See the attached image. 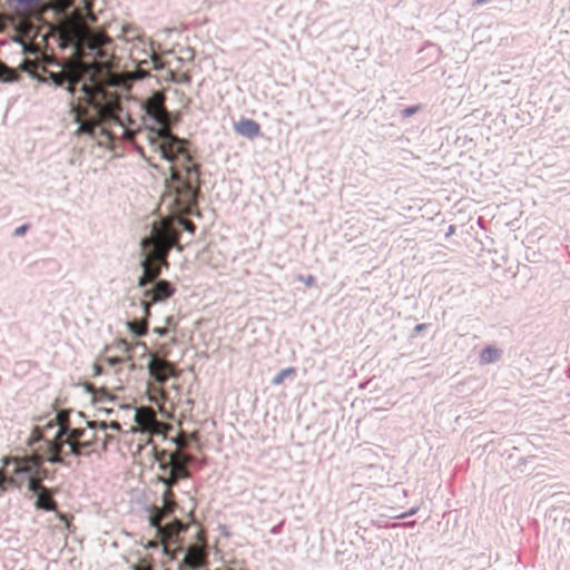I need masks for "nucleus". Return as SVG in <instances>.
Segmentation results:
<instances>
[{
	"label": "nucleus",
	"instance_id": "63",
	"mask_svg": "<svg viewBox=\"0 0 570 570\" xmlns=\"http://www.w3.org/2000/svg\"><path fill=\"white\" fill-rule=\"evenodd\" d=\"M170 441L171 443L179 445V440L177 438H171Z\"/></svg>",
	"mask_w": 570,
	"mask_h": 570
},
{
	"label": "nucleus",
	"instance_id": "18",
	"mask_svg": "<svg viewBox=\"0 0 570 570\" xmlns=\"http://www.w3.org/2000/svg\"><path fill=\"white\" fill-rule=\"evenodd\" d=\"M145 511L147 512H153L155 513V515L159 517V520H164L166 518H168L173 511L169 510V509H166L165 507H159V505H155V504H151V505H145Z\"/></svg>",
	"mask_w": 570,
	"mask_h": 570
},
{
	"label": "nucleus",
	"instance_id": "11",
	"mask_svg": "<svg viewBox=\"0 0 570 570\" xmlns=\"http://www.w3.org/2000/svg\"><path fill=\"white\" fill-rule=\"evenodd\" d=\"M67 75L61 71L45 69V80H40V83L52 85L55 88L65 87Z\"/></svg>",
	"mask_w": 570,
	"mask_h": 570
},
{
	"label": "nucleus",
	"instance_id": "15",
	"mask_svg": "<svg viewBox=\"0 0 570 570\" xmlns=\"http://www.w3.org/2000/svg\"><path fill=\"white\" fill-rule=\"evenodd\" d=\"M128 331L136 337H142L148 332V321L134 318L126 323Z\"/></svg>",
	"mask_w": 570,
	"mask_h": 570
},
{
	"label": "nucleus",
	"instance_id": "7",
	"mask_svg": "<svg viewBox=\"0 0 570 570\" xmlns=\"http://www.w3.org/2000/svg\"><path fill=\"white\" fill-rule=\"evenodd\" d=\"M52 38L57 42L60 50L66 51L71 48H77L75 40L78 38V28L76 24L70 23L68 27H57L51 30Z\"/></svg>",
	"mask_w": 570,
	"mask_h": 570
},
{
	"label": "nucleus",
	"instance_id": "58",
	"mask_svg": "<svg viewBox=\"0 0 570 570\" xmlns=\"http://www.w3.org/2000/svg\"><path fill=\"white\" fill-rule=\"evenodd\" d=\"M154 363H155V360H154V358H151V360L148 362V364H147V368H148V371H149L150 373H153V366H154Z\"/></svg>",
	"mask_w": 570,
	"mask_h": 570
},
{
	"label": "nucleus",
	"instance_id": "64",
	"mask_svg": "<svg viewBox=\"0 0 570 570\" xmlns=\"http://www.w3.org/2000/svg\"><path fill=\"white\" fill-rule=\"evenodd\" d=\"M159 247H160L159 242H157V243H155V244H154V250H155V252H157V250L159 249Z\"/></svg>",
	"mask_w": 570,
	"mask_h": 570
},
{
	"label": "nucleus",
	"instance_id": "34",
	"mask_svg": "<svg viewBox=\"0 0 570 570\" xmlns=\"http://www.w3.org/2000/svg\"><path fill=\"white\" fill-rule=\"evenodd\" d=\"M177 224H178L183 229H185L187 233H189V234H195L196 228H197V227H196V225H195L194 223H191V222H186V220H184L183 218H179V219L177 220Z\"/></svg>",
	"mask_w": 570,
	"mask_h": 570
},
{
	"label": "nucleus",
	"instance_id": "57",
	"mask_svg": "<svg viewBox=\"0 0 570 570\" xmlns=\"http://www.w3.org/2000/svg\"><path fill=\"white\" fill-rule=\"evenodd\" d=\"M79 90H80L82 94H85V95H89V94H90V92H89V89H88V87H87L86 85H82V86L80 87V89H79Z\"/></svg>",
	"mask_w": 570,
	"mask_h": 570
},
{
	"label": "nucleus",
	"instance_id": "39",
	"mask_svg": "<svg viewBox=\"0 0 570 570\" xmlns=\"http://www.w3.org/2000/svg\"><path fill=\"white\" fill-rule=\"evenodd\" d=\"M284 524H285V520H282L281 522L276 523L275 525H273L271 528L269 533L273 535H277V534L282 533Z\"/></svg>",
	"mask_w": 570,
	"mask_h": 570
},
{
	"label": "nucleus",
	"instance_id": "52",
	"mask_svg": "<svg viewBox=\"0 0 570 570\" xmlns=\"http://www.w3.org/2000/svg\"><path fill=\"white\" fill-rule=\"evenodd\" d=\"M94 444H95L94 441H81L79 443V446H81L82 450H86V449L94 446Z\"/></svg>",
	"mask_w": 570,
	"mask_h": 570
},
{
	"label": "nucleus",
	"instance_id": "3",
	"mask_svg": "<svg viewBox=\"0 0 570 570\" xmlns=\"http://www.w3.org/2000/svg\"><path fill=\"white\" fill-rule=\"evenodd\" d=\"M157 462L159 470L163 472L175 474L178 478L187 479L189 476L185 459L180 458L176 452L161 450L158 454Z\"/></svg>",
	"mask_w": 570,
	"mask_h": 570
},
{
	"label": "nucleus",
	"instance_id": "61",
	"mask_svg": "<svg viewBox=\"0 0 570 570\" xmlns=\"http://www.w3.org/2000/svg\"><path fill=\"white\" fill-rule=\"evenodd\" d=\"M108 362H109L110 365H116L117 364V360L115 357L108 358Z\"/></svg>",
	"mask_w": 570,
	"mask_h": 570
},
{
	"label": "nucleus",
	"instance_id": "47",
	"mask_svg": "<svg viewBox=\"0 0 570 570\" xmlns=\"http://www.w3.org/2000/svg\"><path fill=\"white\" fill-rule=\"evenodd\" d=\"M105 373V370L101 365L95 363L94 364V375L95 376H99V375H102Z\"/></svg>",
	"mask_w": 570,
	"mask_h": 570
},
{
	"label": "nucleus",
	"instance_id": "22",
	"mask_svg": "<svg viewBox=\"0 0 570 570\" xmlns=\"http://www.w3.org/2000/svg\"><path fill=\"white\" fill-rule=\"evenodd\" d=\"M145 118L147 120H149L153 125H160L161 128L166 127L161 116L156 110H153L150 108H146L145 109Z\"/></svg>",
	"mask_w": 570,
	"mask_h": 570
},
{
	"label": "nucleus",
	"instance_id": "25",
	"mask_svg": "<svg viewBox=\"0 0 570 570\" xmlns=\"http://www.w3.org/2000/svg\"><path fill=\"white\" fill-rule=\"evenodd\" d=\"M157 303H153L151 299L149 298H145L140 301V306L142 308V312H144V320L142 321H149L150 316H151V307L154 305H156Z\"/></svg>",
	"mask_w": 570,
	"mask_h": 570
},
{
	"label": "nucleus",
	"instance_id": "24",
	"mask_svg": "<svg viewBox=\"0 0 570 570\" xmlns=\"http://www.w3.org/2000/svg\"><path fill=\"white\" fill-rule=\"evenodd\" d=\"M63 444L69 446L68 455H72L76 458L83 455L82 449L81 446H79L77 442H73L72 440H65Z\"/></svg>",
	"mask_w": 570,
	"mask_h": 570
},
{
	"label": "nucleus",
	"instance_id": "35",
	"mask_svg": "<svg viewBox=\"0 0 570 570\" xmlns=\"http://www.w3.org/2000/svg\"><path fill=\"white\" fill-rule=\"evenodd\" d=\"M70 412H71V410H59L56 415V420L60 423H63L65 425H69L70 424V422H69Z\"/></svg>",
	"mask_w": 570,
	"mask_h": 570
},
{
	"label": "nucleus",
	"instance_id": "32",
	"mask_svg": "<svg viewBox=\"0 0 570 570\" xmlns=\"http://www.w3.org/2000/svg\"><path fill=\"white\" fill-rule=\"evenodd\" d=\"M77 132L79 135H86V136H90V137L95 136L92 127L90 125H88V124H85V122H80L78 125Z\"/></svg>",
	"mask_w": 570,
	"mask_h": 570
},
{
	"label": "nucleus",
	"instance_id": "5",
	"mask_svg": "<svg viewBox=\"0 0 570 570\" xmlns=\"http://www.w3.org/2000/svg\"><path fill=\"white\" fill-rule=\"evenodd\" d=\"M157 138L164 140L167 147L173 151L174 156H180L184 161H190L193 153L189 150V142L185 138L178 137L176 134L168 131L167 127L156 130Z\"/></svg>",
	"mask_w": 570,
	"mask_h": 570
},
{
	"label": "nucleus",
	"instance_id": "27",
	"mask_svg": "<svg viewBox=\"0 0 570 570\" xmlns=\"http://www.w3.org/2000/svg\"><path fill=\"white\" fill-rule=\"evenodd\" d=\"M421 108H422L421 105L406 106L401 110V116L403 119L410 118V117L414 116L417 111H420Z\"/></svg>",
	"mask_w": 570,
	"mask_h": 570
},
{
	"label": "nucleus",
	"instance_id": "54",
	"mask_svg": "<svg viewBox=\"0 0 570 570\" xmlns=\"http://www.w3.org/2000/svg\"><path fill=\"white\" fill-rule=\"evenodd\" d=\"M455 232V226L454 225H450L448 227V232L445 234L446 237H449L450 235H452L453 233Z\"/></svg>",
	"mask_w": 570,
	"mask_h": 570
},
{
	"label": "nucleus",
	"instance_id": "41",
	"mask_svg": "<svg viewBox=\"0 0 570 570\" xmlns=\"http://www.w3.org/2000/svg\"><path fill=\"white\" fill-rule=\"evenodd\" d=\"M144 52H145L146 55H148V56H149V58H150V60L155 63V69L160 70V69H161V67L159 66V65H160V61H159V59L157 58L156 53H155L154 51H151L150 53H148L146 50H144Z\"/></svg>",
	"mask_w": 570,
	"mask_h": 570
},
{
	"label": "nucleus",
	"instance_id": "9",
	"mask_svg": "<svg viewBox=\"0 0 570 570\" xmlns=\"http://www.w3.org/2000/svg\"><path fill=\"white\" fill-rule=\"evenodd\" d=\"M147 520H148L149 525L151 528H154L156 530L157 534H159V535L169 533L171 531H176V532H185L186 531L185 524L178 519H174L173 522L166 523L163 525L161 521L159 520V517L155 515V513H153V512L151 513L148 512Z\"/></svg>",
	"mask_w": 570,
	"mask_h": 570
},
{
	"label": "nucleus",
	"instance_id": "26",
	"mask_svg": "<svg viewBox=\"0 0 570 570\" xmlns=\"http://www.w3.org/2000/svg\"><path fill=\"white\" fill-rule=\"evenodd\" d=\"M39 482L38 478H30L27 480L24 484H27L28 492L36 495L40 493L41 487L39 485Z\"/></svg>",
	"mask_w": 570,
	"mask_h": 570
},
{
	"label": "nucleus",
	"instance_id": "49",
	"mask_svg": "<svg viewBox=\"0 0 570 570\" xmlns=\"http://www.w3.org/2000/svg\"><path fill=\"white\" fill-rule=\"evenodd\" d=\"M83 389H85V391H86L88 394L95 395V393H94V392H95V385H94V384L86 382V383L83 384Z\"/></svg>",
	"mask_w": 570,
	"mask_h": 570
},
{
	"label": "nucleus",
	"instance_id": "29",
	"mask_svg": "<svg viewBox=\"0 0 570 570\" xmlns=\"http://www.w3.org/2000/svg\"><path fill=\"white\" fill-rule=\"evenodd\" d=\"M431 327V324L430 323H420V324H416L412 332L410 333L409 335V338L410 340H413L414 337H416L419 334H421L422 332L426 331L428 328Z\"/></svg>",
	"mask_w": 570,
	"mask_h": 570
},
{
	"label": "nucleus",
	"instance_id": "37",
	"mask_svg": "<svg viewBox=\"0 0 570 570\" xmlns=\"http://www.w3.org/2000/svg\"><path fill=\"white\" fill-rule=\"evenodd\" d=\"M21 51H22V53L28 55V56H37L39 52L38 48L30 43L23 45V47L21 48Z\"/></svg>",
	"mask_w": 570,
	"mask_h": 570
},
{
	"label": "nucleus",
	"instance_id": "23",
	"mask_svg": "<svg viewBox=\"0 0 570 570\" xmlns=\"http://www.w3.org/2000/svg\"><path fill=\"white\" fill-rule=\"evenodd\" d=\"M66 83L65 87H61L65 89L70 97H75L77 92L76 82H77V76L75 73H68L66 77Z\"/></svg>",
	"mask_w": 570,
	"mask_h": 570
},
{
	"label": "nucleus",
	"instance_id": "20",
	"mask_svg": "<svg viewBox=\"0 0 570 570\" xmlns=\"http://www.w3.org/2000/svg\"><path fill=\"white\" fill-rule=\"evenodd\" d=\"M23 463L28 466L30 478H38L45 469L40 463L29 458H23Z\"/></svg>",
	"mask_w": 570,
	"mask_h": 570
},
{
	"label": "nucleus",
	"instance_id": "53",
	"mask_svg": "<svg viewBox=\"0 0 570 570\" xmlns=\"http://www.w3.org/2000/svg\"><path fill=\"white\" fill-rule=\"evenodd\" d=\"M429 47L434 50V52L438 57L442 53V49L440 46L434 45V43H429Z\"/></svg>",
	"mask_w": 570,
	"mask_h": 570
},
{
	"label": "nucleus",
	"instance_id": "10",
	"mask_svg": "<svg viewBox=\"0 0 570 570\" xmlns=\"http://www.w3.org/2000/svg\"><path fill=\"white\" fill-rule=\"evenodd\" d=\"M87 430L83 428H71L69 425H60L56 432L55 439L67 436L66 440L77 442L86 436Z\"/></svg>",
	"mask_w": 570,
	"mask_h": 570
},
{
	"label": "nucleus",
	"instance_id": "31",
	"mask_svg": "<svg viewBox=\"0 0 570 570\" xmlns=\"http://www.w3.org/2000/svg\"><path fill=\"white\" fill-rule=\"evenodd\" d=\"M23 458L18 455H4L1 458L2 465L8 468L9 465H16L17 462L21 461Z\"/></svg>",
	"mask_w": 570,
	"mask_h": 570
},
{
	"label": "nucleus",
	"instance_id": "60",
	"mask_svg": "<svg viewBox=\"0 0 570 570\" xmlns=\"http://www.w3.org/2000/svg\"><path fill=\"white\" fill-rule=\"evenodd\" d=\"M137 345L141 346V348H144L145 351H148V346L145 342H138Z\"/></svg>",
	"mask_w": 570,
	"mask_h": 570
},
{
	"label": "nucleus",
	"instance_id": "55",
	"mask_svg": "<svg viewBox=\"0 0 570 570\" xmlns=\"http://www.w3.org/2000/svg\"><path fill=\"white\" fill-rule=\"evenodd\" d=\"M146 548L147 549H156L157 548V543L155 541H148L147 544H146Z\"/></svg>",
	"mask_w": 570,
	"mask_h": 570
},
{
	"label": "nucleus",
	"instance_id": "8",
	"mask_svg": "<svg viewBox=\"0 0 570 570\" xmlns=\"http://www.w3.org/2000/svg\"><path fill=\"white\" fill-rule=\"evenodd\" d=\"M234 130L237 135L253 140L261 136V125L250 118L242 117L234 124Z\"/></svg>",
	"mask_w": 570,
	"mask_h": 570
},
{
	"label": "nucleus",
	"instance_id": "28",
	"mask_svg": "<svg viewBox=\"0 0 570 570\" xmlns=\"http://www.w3.org/2000/svg\"><path fill=\"white\" fill-rule=\"evenodd\" d=\"M296 281L304 283L307 287H313L316 285V277L312 274H308V275L298 274L296 276Z\"/></svg>",
	"mask_w": 570,
	"mask_h": 570
},
{
	"label": "nucleus",
	"instance_id": "4",
	"mask_svg": "<svg viewBox=\"0 0 570 570\" xmlns=\"http://www.w3.org/2000/svg\"><path fill=\"white\" fill-rule=\"evenodd\" d=\"M151 281V286L142 291V296L153 303H164L176 293V287L169 281L157 277V272L153 274Z\"/></svg>",
	"mask_w": 570,
	"mask_h": 570
},
{
	"label": "nucleus",
	"instance_id": "14",
	"mask_svg": "<svg viewBox=\"0 0 570 570\" xmlns=\"http://www.w3.org/2000/svg\"><path fill=\"white\" fill-rule=\"evenodd\" d=\"M502 355V351L495 346L488 345L480 352V361L483 364H491L497 362Z\"/></svg>",
	"mask_w": 570,
	"mask_h": 570
},
{
	"label": "nucleus",
	"instance_id": "42",
	"mask_svg": "<svg viewBox=\"0 0 570 570\" xmlns=\"http://www.w3.org/2000/svg\"><path fill=\"white\" fill-rule=\"evenodd\" d=\"M29 76L40 83V80H45V69H42L40 72H29Z\"/></svg>",
	"mask_w": 570,
	"mask_h": 570
},
{
	"label": "nucleus",
	"instance_id": "38",
	"mask_svg": "<svg viewBox=\"0 0 570 570\" xmlns=\"http://www.w3.org/2000/svg\"><path fill=\"white\" fill-rule=\"evenodd\" d=\"M47 461L51 464H59V465H63V466H69V463H67L60 455L58 454H53V455H50Z\"/></svg>",
	"mask_w": 570,
	"mask_h": 570
},
{
	"label": "nucleus",
	"instance_id": "17",
	"mask_svg": "<svg viewBox=\"0 0 570 570\" xmlns=\"http://www.w3.org/2000/svg\"><path fill=\"white\" fill-rule=\"evenodd\" d=\"M296 374V368L295 367H285L283 370H281L272 380V384L273 385H281L285 379L289 377V376H294Z\"/></svg>",
	"mask_w": 570,
	"mask_h": 570
},
{
	"label": "nucleus",
	"instance_id": "12",
	"mask_svg": "<svg viewBox=\"0 0 570 570\" xmlns=\"http://www.w3.org/2000/svg\"><path fill=\"white\" fill-rule=\"evenodd\" d=\"M139 266L142 269V274L138 277L137 286L142 289L149 288L153 284V281H151L153 274H150L149 259L147 257H145L144 259L140 261Z\"/></svg>",
	"mask_w": 570,
	"mask_h": 570
},
{
	"label": "nucleus",
	"instance_id": "59",
	"mask_svg": "<svg viewBox=\"0 0 570 570\" xmlns=\"http://www.w3.org/2000/svg\"><path fill=\"white\" fill-rule=\"evenodd\" d=\"M16 43H18L21 48L23 47V45H26L27 42L23 41L21 38H17L13 40Z\"/></svg>",
	"mask_w": 570,
	"mask_h": 570
},
{
	"label": "nucleus",
	"instance_id": "1",
	"mask_svg": "<svg viewBox=\"0 0 570 570\" xmlns=\"http://www.w3.org/2000/svg\"><path fill=\"white\" fill-rule=\"evenodd\" d=\"M199 167L200 165L194 161V155L191 156L190 161H185L181 165V170L185 171L186 177L178 174L174 166L170 167V178L177 183L186 196L193 200L199 193L198 188L195 186V179H198L199 177Z\"/></svg>",
	"mask_w": 570,
	"mask_h": 570
},
{
	"label": "nucleus",
	"instance_id": "48",
	"mask_svg": "<svg viewBox=\"0 0 570 570\" xmlns=\"http://www.w3.org/2000/svg\"><path fill=\"white\" fill-rule=\"evenodd\" d=\"M108 429L110 430H114V431H120L121 430V425L119 422L117 421H111L107 424Z\"/></svg>",
	"mask_w": 570,
	"mask_h": 570
},
{
	"label": "nucleus",
	"instance_id": "13",
	"mask_svg": "<svg viewBox=\"0 0 570 570\" xmlns=\"http://www.w3.org/2000/svg\"><path fill=\"white\" fill-rule=\"evenodd\" d=\"M150 145L160 153L161 159L174 164L176 160V157L174 156L173 151L167 147V145L164 142V140H160L157 138V135L155 134V137L150 138Z\"/></svg>",
	"mask_w": 570,
	"mask_h": 570
},
{
	"label": "nucleus",
	"instance_id": "33",
	"mask_svg": "<svg viewBox=\"0 0 570 570\" xmlns=\"http://www.w3.org/2000/svg\"><path fill=\"white\" fill-rule=\"evenodd\" d=\"M30 228H31V225L29 223L22 224L14 228V230L12 232V236L13 237H22L29 232Z\"/></svg>",
	"mask_w": 570,
	"mask_h": 570
},
{
	"label": "nucleus",
	"instance_id": "43",
	"mask_svg": "<svg viewBox=\"0 0 570 570\" xmlns=\"http://www.w3.org/2000/svg\"><path fill=\"white\" fill-rule=\"evenodd\" d=\"M218 531L220 533V535L225 537V538H229L232 535L227 525L225 524H218Z\"/></svg>",
	"mask_w": 570,
	"mask_h": 570
},
{
	"label": "nucleus",
	"instance_id": "44",
	"mask_svg": "<svg viewBox=\"0 0 570 570\" xmlns=\"http://www.w3.org/2000/svg\"><path fill=\"white\" fill-rule=\"evenodd\" d=\"M42 58H43V60H45L48 65L56 66V67H60V66H61V65H60V62H59L56 58H53V57H51V56H45V55H43V57H42Z\"/></svg>",
	"mask_w": 570,
	"mask_h": 570
},
{
	"label": "nucleus",
	"instance_id": "6",
	"mask_svg": "<svg viewBox=\"0 0 570 570\" xmlns=\"http://www.w3.org/2000/svg\"><path fill=\"white\" fill-rule=\"evenodd\" d=\"M57 491L58 490L56 488L41 485L40 493L37 494L33 507L38 511L56 512L59 520L65 521V514L57 510L58 503L53 499V495L57 493Z\"/></svg>",
	"mask_w": 570,
	"mask_h": 570
},
{
	"label": "nucleus",
	"instance_id": "51",
	"mask_svg": "<svg viewBox=\"0 0 570 570\" xmlns=\"http://www.w3.org/2000/svg\"><path fill=\"white\" fill-rule=\"evenodd\" d=\"M120 344L122 345L124 351H125L126 353H130V352H132V347H131V345H130L127 341L121 340V341H120Z\"/></svg>",
	"mask_w": 570,
	"mask_h": 570
},
{
	"label": "nucleus",
	"instance_id": "45",
	"mask_svg": "<svg viewBox=\"0 0 570 570\" xmlns=\"http://www.w3.org/2000/svg\"><path fill=\"white\" fill-rule=\"evenodd\" d=\"M154 333H156L159 337H165L168 334V330L164 326L155 327Z\"/></svg>",
	"mask_w": 570,
	"mask_h": 570
},
{
	"label": "nucleus",
	"instance_id": "16",
	"mask_svg": "<svg viewBox=\"0 0 570 570\" xmlns=\"http://www.w3.org/2000/svg\"><path fill=\"white\" fill-rule=\"evenodd\" d=\"M41 2L42 0H9V6L17 13H28L32 7Z\"/></svg>",
	"mask_w": 570,
	"mask_h": 570
},
{
	"label": "nucleus",
	"instance_id": "30",
	"mask_svg": "<svg viewBox=\"0 0 570 570\" xmlns=\"http://www.w3.org/2000/svg\"><path fill=\"white\" fill-rule=\"evenodd\" d=\"M157 259V263L151 265L150 264V274H154L155 272H157V277H160L163 271H161V267H168V262L166 261H161L159 257L156 258Z\"/></svg>",
	"mask_w": 570,
	"mask_h": 570
},
{
	"label": "nucleus",
	"instance_id": "2",
	"mask_svg": "<svg viewBox=\"0 0 570 570\" xmlns=\"http://www.w3.org/2000/svg\"><path fill=\"white\" fill-rule=\"evenodd\" d=\"M29 479L30 472L22 459L11 470L0 469V491L4 493L9 487L21 491Z\"/></svg>",
	"mask_w": 570,
	"mask_h": 570
},
{
	"label": "nucleus",
	"instance_id": "50",
	"mask_svg": "<svg viewBox=\"0 0 570 570\" xmlns=\"http://www.w3.org/2000/svg\"><path fill=\"white\" fill-rule=\"evenodd\" d=\"M99 413H104L106 415H111L115 413V410L112 407H99L97 409Z\"/></svg>",
	"mask_w": 570,
	"mask_h": 570
},
{
	"label": "nucleus",
	"instance_id": "40",
	"mask_svg": "<svg viewBox=\"0 0 570 570\" xmlns=\"http://www.w3.org/2000/svg\"><path fill=\"white\" fill-rule=\"evenodd\" d=\"M38 480L39 481H43V480L52 481L53 475L49 472L48 469H43L42 472L40 473V475L38 476Z\"/></svg>",
	"mask_w": 570,
	"mask_h": 570
},
{
	"label": "nucleus",
	"instance_id": "21",
	"mask_svg": "<svg viewBox=\"0 0 570 570\" xmlns=\"http://www.w3.org/2000/svg\"><path fill=\"white\" fill-rule=\"evenodd\" d=\"M184 478H178L175 474L168 473V475H158L157 480L158 482L163 483L166 489L170 490L171 488L176 487L180 480Z\"/></svg>",
	"mask_w": 570,
	"mask_h": 570
},
{
	"label": "nucleus",
	"instance_id": "56",
	"mask_svg": "<svg viewBox=\"0 0 570 570\" xmlns=\"http://www.w3.org/2000/svg\"><path fill=\"white\" fill-rule=\"evenodd\" d=\"M488 1L489 0H473L472 6L473 7H478V6H481V4H483V3L488 2Z\"/></svg>",
	"mask_w": 570,
	"mask_h": 570
},
{
	"label": "nucleus",
	"instance_id": "46",
	"mask_svg": "<svg viewBox=\"0 0 570 570\" xmlns=\"http://www.w3.org/2000/svg\"><path fill=\"white\" fill-rule=\"evenodd\" d=\"M419 508H411L409 511L402 513L399 515L400 519H404V518H407V517H412L414 515L416 512H417Z\"/></svg>",
	"mask_w": 570,
	"mask_h": 570
},
{
	"label": "nucleus",
	"instance_id": "36",
	"mask_svg": "<svg viewBox=\"0 0 570 570\" xmlns=\"http://www.w3.org/2000/svg\"><path fill=\"white\" fill-rule=\"evenodd\" d=\"M107 424L108 423L105 421H100V422L87 421V428L90 430H95V429L99 428L100 430L106 431L108 429Z\"/></svg>",
	"mask_w": 570,
	"mask_h": 570
},
{
	"label": "nucleus",
	"instance_id": "62",
	"mask_svg": "<svg viewBox=\"0 0 570 570\" xmlns=\"http://www.w3.org/2000/svg\"><path fill=\"white\" fill-rule=\"evenodd\" d=\"M529 458H519V464H525Z\"/></svg>",
	"mask_w": 570,
	"mask_h": 570
},
{
	"label": "nucleus",
	"instance_id": "19",
	"mask_svg": "<svg viewBox=\"0 0 570 570\" xmlns=\"http://www.w3.org/2000/svg\"><path fill=\"white\" fill-rule=\"evenodd\" d=\"M161 502H163V507L171 510L173 512L176 509L177 503H176L175 494H174V492H171V490L165 489V491L161 493Z\"/></svg>",
	"mask_w": 570,
	"mask_h": 570
}]
</instances>
